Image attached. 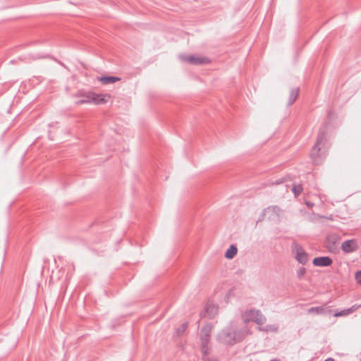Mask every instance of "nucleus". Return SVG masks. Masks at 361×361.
<instances>
[{"mask_svg": "<svg viewBox=\"0 0 361 361\" xmlns=\"http://www.w3.org/2000/svg\"><path fill=\"white\" fill-rule=\"evenodd\" d=\"M327 125V123H325V126L319 130L316 142L310 153V158L314 165H319L322 163L329 148L326 132Z\"/></svg>", "mask_w": 361, "mask_h": 361, "instance_id": "obj_1", "label": "nucleus"}, {"mask_svg": "<svg viewBox=\"0 0 361 361\" xmlns=\"http://www.w3.org/2000/svg\"><path fill=\"white\" fill-rule=\"evenodd\" d=\"M243 318L245 323L254 322L258 325H262L267 321L265 316L262 313V312L255 309L246 310L243 315Z\"/></svg>", "mask_w": 361, "mask_h": 361, "instance_id": "obj_2", "label": "nucleus"}, {"mask_svg": "<svg viewBox=\"0 0 361 361\" xmlns=\"http://www.w3.org/2000/svg\"><path fill=\"white\" fill-rule=\"evenodd\" d=\"M235 330L231 326H226L217 336V340L226 345H233L235 343Z\"/></svg>", "mask_w": 361, "mask_h": 361, "instance_id": "obj_3", "label": "nucleus"}, {"mask_svg": "<svg viewBox=\"0 0 361 361\" xmlns=\"http://www.w3.org/2000/svg\"><path fill=\"white\" fill-rule=\"evenodd\" d=\"M292 253L298 263L305 265L309 261L307 252L297 242H293L291 245Z\"/></svg>", "mask_w": 361, "mask_h": 361, "instance_id": "obj_4", "label": "nucleus"}, {"mask_svg": "<svg viewBox=\"0 0 361 361\" xmlns=\"http://www.w3.org/2000/svg\"><path fill=\"white\" fill-rule=\"evenodd\" d=\"M182 61L186 62L191 65H202L209 63L210 60L207 57L199 56L196 55H184L179 56Z\"/></svg>", "mask_w": 361, "mask_h": 361, "instance_id": "obj_5", "label": "nucleus"}, {"mask_svg": "<svg viewBox=\"0 0 361 361\" xmlns=\"http://www.w3.org/2000/svg\"><path fill=\"white\" fill-rule=\"evenodd\" d=\"M219 306L212 302L208 301L204 310L200 312L202 318L213 319L218 313Z\"/></svg>", "mask_w": 361, "mask_h": 361, "instance_id": "obj_6", "label": "nucleus"}, {"mask_svg": "<svg viewBox=\"0 0 361 361\" xmlns=\"http://www.w3.org/2000/svg\"><path fill=\"white\" fill-rule=\"evenodd\" d=\"M325 245L331 252L337 253L338 252V235L336 234H329L326 236Z\"/></svg>", "mask_w": 361, "mask_h": 361, "instance_id": "obj_7", "label": "nucleus"}, {"mask_svg": "<svg viewBox=\"0 0 361 361\" xmlns=\"http://www.w3.org/2000/svg\"><path fill=\"white\" fill-rule=\"evenodd\" d=\"M333 263L332 259L329 256L316 257L312 260V264L315 267H325L331 266Z\"/></svg>", "mask_w": 361, "mask_h": 361, "instance_id": "obj_8", "label": "nucleus"}, {"mask_svg": "<svg viewBox=\"0 0 361 361\" xmlns=\"http://www.w3.org/2000/svg\"><path fill=\"white\" fill-rule=\"evenodd\" d=\"M358 247L357 240L354 239L347 240L341 243V248L345 253L355 251Z\"/></svg>", "mask_w": 361, "mask_h": 361, "instance_id": "obj_9", "label": "nucleus"}, {"mask_svg": "<svg viewBox=\"0 0 361 361\" xmlns=\"http://www.w3.org/2000/svg\"><path fill=\"white\" fill-rule=\"evenodd\" d=\"M212 326H203L200 332L201 344H209L211 337Z\"/></svg>", "mask_w": 361, "mask_h": 361, "instance_id": "obj_10", "label": "nucleus"}, {"mask_svg": "<svg viewBox=\"0 0 361 361\" xmlns=\"http://www.w3.org/2000/svg\"><path fill=\"white\" fill-rule=\"evenodd\" d=\"M92 97L95 98L93 99L92 104L96 105L105 104L110 98V95L108 94H97L95 92H93Z\"/></svg>", "mask_w": 361, "mask_h": 361, "instance_id": "obj_11", "label": "nucleus"}, {"mask_svg": "<svg viewBox=\"0 0 361 361\" xmlns=\"http://www.w3.org/2000/svg\"><path fill=\"white\" fill-rule=\"evenodd\" d=\"M93 92H87L81 95V99L76 103L78 104L92 103L95 98L92 97Z\"/></svg>", "mask_w": 361, "mask_h": 361, "instance_id": "obj_12", "label": "nucleus"}, {"mask_svg": "<svg viewBox=\"0 0 361 361\" xmlns=\"http://www.w3.org/2000/svg\"><path fill=\"white\" fill-rule=\"evenodd\" d=\"M300 88L299 87H293L289 94L288 100L287 102V106H291L297 99L299 95Z\"/></svg>", "mask_w": 361, "mask_h": 361, "instance_id": "obj_13", "label": "nucleus"}, {"mask_svg": "<svg viewBox=\"0 0 361 361\" xmlns=\"http://www.w3.org/2000/svg\"><path fill=\"white\" fill-rule=\"evenodd\" d=\"M99 80L104 85H109L120 81L121 78L112 75H102L99 78Z\"/></svg>", "mask_w": 361, "mask_h": 361, "instance_id": "obj_14", "label": "nucleus"}, {"mask_svg": "<svg viewBox=\"0 0 361 361\" xmlns=\"http://www.w3.org/2000/svg\"><path fill=\"white\" fill-rule=\"evenodd\" d=\"M238 252V248L235 245H231L226 250L224 257L228 259H233Z\"/></svg>", "mask_w": 361, "mask_h": 361, "instance_id": "obj_15", "label": "nucleus"}, {"mask_svg": "<svg viewBox=\"0 0 361 361\" xmlns=\"http://www.w3.org/2000/svg\"><path fill=\"white\" fill-rule=\"evenodd\" d=\"M235 334L236 335L235 337V343L240 342L248 334V330L246 328H243L240 329L235 330Z\"/></svg>", "mask_w": 361, "mask_h": 361, "instance_id": "obj_16", "label": "nucleus"}, {"mask_svg": "<svg viewBox=\"0 0 361 361\" xmlns=\"http://www.w3.org/2000/svg\"><path fill=\"white\" fill-rule=\"evenodd\" d=\"M360 306H361V305H358V306L353 305L350 308L340 311V317L347 316V315L353 313L355 310H357Z\"/></svg>", "mask_w": 361, "mask_h": 361, "instance_id": "obj_17", "label": "nucleus"}, {"mask_svg": "<svg viewBox=\"0 0 361 361\" xmlns=\"http://www.w3.org/2000/svg\"><path fill=\"white\" fill-rule=\"evenodd\" d=\"M201 352L202 354V360L204 357H209L207 355L209 353V344H201Z\"/></svg>", "mask_w": 361, "mask_h": 361, "instance_id": "obj_18", "label": "nucleus"}, {"mask_svg": "<svg viewBox=\"0 0 361 361\" xmlns=\"http://www.w3.org/2000/svg\"><path fill=\"white\" fill-rule=\"evenodd\" d=\"M292 192H293L295 197H298L300 195L302 191V186L301 185H293L291 188Z\"/></svg>", "mask_w": 361, "mask_h": 361, "instance_id": "obj_19", "label": "nucleus"}, {"mask_svg": "<svg viewBox=\"0 0 361 361\" xmlns=\"http://www.w3.org/2000/svg\"><path fill=\"white\" fill-rule=\"evenodd\" d=\"M33 59H54V57H52L50 54H36L32 56Z\"/></svg>", "mask_w": 361, "mask_h": 361, "instance_id": "obj_20", "label": "nucleus"}, {"mask_svg": "<svg viewBox=\"0 0 361 361\" xmlns=\"http://www.w3.org/2000/svg\"><path fill=\"white\" fill-rule=\"evenodd\" d=\"M324 309L321 307H312L308 310L309 313L321 314Z\"/></svg>", "mask_w": 361, "mask_h": 361, "instance_id": "obj_21", "label": "nucleus"}, {"mask_svg": "<svg viewBox=\"0 0 361 361\" xmlns=\"http://www.w3.org/2000/svg\"><path fill=\"white\" fill-rule=\"evenodd\" d=\"M306 269L305 267H300L299 269L297 270V277L299 279H302L304 276V275L306 274Z\"/></svg>", "mask_w": 361, "mask_h": 361, "instance_id": "obj_22", "label": "nucleus"}, {"mask_svg": "<svg viewBox=\"0 0 361 361\" xmlns=\"http://www.w3.org/2000/svg\"><path fill=\"white\" fill-rule=\"evenodd\" d=\"M188 328V323H183L179 328L177 329V333L180 334L185 331Z\"/></svg>", "mask_w": 361, "mask_h": 361, "instance_id": "obj_23", "label": "nucleus"}, {"mask_svg": "<svg viewBox=\"0 0 361 361\" xmlns=\"http://www.w3.org/2000/svg\"><path fill=\"white\" fill-rule=\"evenodd\" d=\"M355 279L357 283L361 285V271H358L355 274Z\"/></svg>", "mask_w": 361, "mask_h": 361, "instance_id": "obj_24", "label": "nucleus"}, {"mask_svg": "<svg viewBox=\"0 0 361 361\" xmlns=\"http://www.w3.org/2000/svg\"><path fill=\"white\" fill-rule=\"evenodd\" d=\"M203 361H219V360L215 357H204Z\"/></svg>", "mask_w": 361, "mask_h": 361, "instance_id": "obj_25", "label": "nucleus"}, {"mask_svg": "<svg viewBox=\"0 0 361 361\" xmlns=\"http://www.w3.org/2000/svg\"><path fill=\"white\" fill-rule=\"evenodd\" d=\"M271 327H268L269 329V331H273V332H276L277 331V327L274 325H271Z\"/></svg>", "mask_w": 361, "mask_h": 361, "instance_id": "obj_26", "label": "nucleus"}, {"mask_svg": "<svg viewBox=\"0 0 361 361\" xmlns=\"http://www.w3.org/2000/svg\"><path fill=\"white\" fill-rule=\"evenodd\" d=\"M271 326H269V325H267L266 326L264 327H261L259 328V331H265V332H268L269 331V329L268 327H271Z\"/></svg>", "mask_w": 361, "mask_h": 361, "instance_id": "obj_27", "label": "nucleus"}, {"mask_svg": "<svg viewBox=\"0 0 361 361\" xmlns=\"http://www.w3.org/2000/svg\"><path fill=\"white\" fill-rule=\"evenodd\" d=\"M272 210L274 212H276V213L281 211L280 208L277 206L272 207Z\"/></svg>", "mask_w": 361, "mask_h": 361, "instance_id": "obj_28", "label": "nucleus"}, {"mask_svg": "<svg viewBox=\"0 0 361 361\" xmlns=\"http://www.w3.org/2000/svg\"><path fill=\"white\" fill-rule=\"evenodd\" d=\"M314 219H322V218H326V217H325V216H321V215H315V214H314Z\"/></svg>", "mask_w": 361, "mask_h": 361, "instance_id": "obj_29", "label": "nucleus"}, {"mask_svg": "<svg viewBox=\"0 0 361 361\" xmlns=\"http://www.w3.org/2000/svg\"><path fill=\"white\" fill-rule=\"evenodd\" d=\"M334 316L335 317H338V316H339V314H338V310H336L334 311Z\"/></svg>", "mask_w": 361, "mask_h": 361, "instance_id": "obj_30", "label": "nucleus"}, {"mask_svg": "<svg viewBox=\"0 0 361 361\" xmlns=\"http://www.w3.org/2000/svg\"><path fill=\"white\" fill-rule=\"evenodd\" d=\"M306 204H307V207H312V206L314 205V204H313V203H311V202H306Z\"/></svg>", "mask_w": 361, "mask_h": 361, "instance_id": "obj_31", "label": "nucleus"}, {"mask_svg": "<svg viewBox=\"0 0 361 361\" xmlns=\"http://www.w3.org/2000/svg\"><path fill=\"white\" fill-rule=\"evenodd\" d=\"M324 361H335L334 359L331 358V357H328L327 359H326Z\"/></svg>", "mask_w": 361, "mask_h": 361, "instance_id": "obj_32", "label": "nucleus"}, {"mask_svg": "<svg viewBox=\"0 0 361 361\" xmlns=\"http://www.w3.org/2000/svg\"><path fill=\"white\" fill-rule=\"evenodd\" d=\"M281 183V180H276L275 184L279 185Z\"/></svg>", "mask_w": 361, "mask_h": 361, "instance_id": "obj_33", "label": "nucleus"}, {"mask_svg": "<svg viewBox=\"0 0 361 361\" xmlns=\"http://www.w3.org/2000/svg\"><path fill=\"white\" fill-rule=\"evenodd\" d=\"M270 361H281V360H279V359H272V360H271Z\"/></svg>", "mask_w": 361, "mask_h": 361, "instance_id": "obj_34", "label": "nucleus"}]
</instances>
